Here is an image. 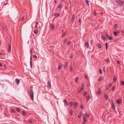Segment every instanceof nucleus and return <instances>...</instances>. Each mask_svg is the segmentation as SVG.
<instances>
[{"label": "nucleus", "instance_id": "4", "mask_svg": "<svg viewBox=\"0 0 124 124\" xmlns=\"http://www.w3.org/2000/svg\"><path fill=\"white\" fill-rule=\"evenodd\" d=\"M47 87L48 89H50L51 88V83L50 81H48L47 82Z\"/></svg>", "mask_w": 124, "mask_h": 124}, {"label": "nucleus", "instance_id": "10", "mask_svg": "<svg viewBox=\"0 0 124 124\" xmlns=\"http://www.w3.org/2000/svg\"><path fill=\"white\" fill-rule=\"evenodd\" d=\"M62 66V65L61 64H60L59 65L58 67V68H57L58 70H60L61 69Z\"/></svg>", "mask_w": 124, "mask_h": 124}, {"label": "nucleus", "instance_id": "21", "mask_svg": "<svg viewBox=\"0 0 124 124\" xmlns=\"http://www.w3.org/2000/svg\"><path fill=\"white\" fill-rule=\"evenodd\" d=\"M69 113L70 114V116H72L73 115V111L72 109H71L69 112Z\"/></svg>", "mask_w": 124, "mask_h": 124}, {"label": "nucleus", "instance_id": "22", "mask_svg": "<svg viewBox=\"0 0 124 124\" xmlns=\"http://www.w3.org/2000/svg\"><path fill=\"white\" fill-rule=\"evenodd\" d=\"M54 25L51 24V28L52 29H54Z\"/></svg>", "mask_w": 124, "mask_h": 124}, {"label": "nucleus", "instance_id": "55", "mask_svg": "<svg viewBox=\"0 0 124 124\" xmlns=\"http://www.w3.org/2000/svg\"><path fill=\"white\" fill-rule=\"evenodd\" d=\"M33 57H34V58H37V56L36 55H33Z\"/></svg>", "mask_w": 124, "mask_h": 124}, {"label": "nucleus", "instance_id": "8", "mask_svg": "<svg viewBox=\"0 0 124 124\" xmlns=\"http://www.w3.org/2000/svg\"><path fill=\"white\" fill-rule=\"evenodd\" d=\"M75 15L73 14V15L72 16L71 18V22H74V18H75Z\"/></svg>", "mask_w": 124, "mask_h": 124}, {"label": "nucleus", "instance_id": "54", "mask_svg": "<svg viewBox=\"0 0 124 124\" xmlns=\"http://www.w3.org/2000/svg\"><path fill=\"white\" fill-rule=\"evenodd\" d=\"M87 94V93H84L83 94V95L84 96H85Z\"/></svg>", "mask_w": 124, "mask_h": 124}, {"label": "nucleus", "instance_id": "23", "mask_svg": "<svg viewBox=\"0 0 124 124\" xmlns=\"http://www.w3.org/2000/svg\"><path fill=\"white\" fill-rule=\"evenodd\" d=\"M83 118V124H85L86 121V119L85 118Z\"/></svg>", "mask_w": 124, "mask_h": 124}, {"label": "nucleus", "instance_id": "11", "mask_svg": "<svg viewBox=\"0 0 124 124\" xmlns=\"http://www.w3.org/2000/svg\"><path fill=\"white\" fill-rule=\"evenodd\" d=\"M20 82V79H18L17 78H16V79L15 80V82L17 84V85H18L19 83Z\"/></svg>", "mask_w": 124, "mask_h": 124}, {"label": "nucleus", "instance_id": "64", "mask_svg": "<svg viewBox=\"0 0 124 124\" xmlns=\"http://www.w3.org/2000/svg\"><path fill=\"white\" fill-rule=\"evenodd\" d=\"M23 18H24V17H22L21 18V20H23Z\"/></svg>", "mask_w": 124, "mask_h": 124}, {"label": "nucleus", "instance_id": "58", "mask_svg": "<svg viewBox=\"0 0 124 124\" xmlns=\"http://www.w3.org/2000/svg\"><path fill=\"white\" fill-rule=\"evenodd\" d=\"M81 19L80 18H79V20H78V22H81Z\"/></svg>", "mask_w": 124, "mask_h": 124}, {"label": "nucleus", "instance_id": "26", "mask_svg": "<svg viewBox=\"0 0 124 124\" xmlns=\"http://www.w3.org/2000/svg\"><path fill=\"white\" fill-rule=\"evenodd\" d=\"M77 105V103H76L75 104H74L73 106L74 108H75Z\"/></svg>", "mask_w": 124, "mask_h": 124}, {"label": "nucleus", "instance_id": "53", "mask_svg": "<svg viewBox=\"0 0 124 124\" xmlns=\"http://www.w3.org/2000/svg\"><path fill=\"white\" fill-rule=\"evenodd\" d=\"M99 72H100V74H101L102 73V71L100 70V69H99Z\"/></svg>", "mask_w": 124, "mask_h": 124}, {"label": "nucleus", "instance_id": "32", "mask_svg": "<svg viewBox=\"0 0 124 124\" xmlns=\"http://www.w3.org/2000/svg\"><path fill=\"white\" fill-rule=\"evenodd\" d=\"M66 32H64L63 33V34L62 35V38H63L66 35Z\"/></svg>", "mask_w": 124, "mask_h": 124}, {"label": "nucleus", "instance_id": "39", "mask_svg": "<svg viewBox=\"0 0 124 124\" xmlns=\"http://www.w3.org/2000/svg\"><path fill=\"white\" fill-rule=\"evenodd\" d=\"M70 42H71V41H68V42L67 43V45H69L70 44Z\"/></svg>", "mask_w": 124, "mask_h": 124}, {"label": "nucleus", "instance_id": "14", "mask_svg": "<svg viewBox=\"0 0 124 124\" xmlns=\"http://www.w3.org/2000/svg\"><path fill=\"white\" fill-rule=\"evenodd\" d=\"M83 114V113L82 112H80L79 114V115H78V117L79 118L82 116Z\"/></svg>", "mask_w": 124, "mask_h": 124}, {"label": "nucleus", "instance_id": "60", "mask_svg": "<svg viewBox=\"0 0 124 124\" xmlns=\"http://www.w3.org/2000/svg\"><path fill=\"white\" fill-rule=\"evenodd\" d=\"M117 63L118 64H120V62H119V61H117Z\"/></svg>", "mask_w": 124, "mask_h": 124}, {"label": "nucleus", "instance_id": "42", "mask_svg": "<svg viewBox=\"0 0 124 124\" xmlns=\"http://www.w3.org/2000/svg\"><path fill=\"white\" fill-rule=\"evenodd\" d=\"M105 46L106 47V50H107L108 49V45L107 42H106L105 43Z\"/></svg>", "mask_w": 124, "mask_h": 124}, {"label": "nucleus", "instance_id": "62", "mask_svg": "<svg viewBox=\"0 0 124 124\" xmlns=\"http://www.w3.org/2000/svg\"><path fill=\"white\" fill-rule=\"evenodd\" d=\"M73 57L72 55H71L70 56V59H72Z\"/></svg>", "mask_w": 124, "mask_h": 124}, {"label": "nucleus", "instance_id": "48", "mask_svg": "<svg viewBox=\"0 0 124 124\" xmlns=\"http://www.w3.org/2000/svg\"><path fill=\"white\" fill-rule=\"evenodd\" d=\"M93 40H91V45L92 46L93 45Z\"/></svg>", "mask_w": 124, "mask_h": 124}, {"label": "nucleus", "instance_id": "47", "mask_svg": "<svg viewBox=\"0 0 124 124\" xmlns=\"http://www.w3.org/2000/svg\"><path fill=\"white\" fill-rule=\"evenodd\" d=\"M85 2L87 3L88 4V5H89V1L88 0H85Z\"/></svg>", "mask_w": 124, "mask_h": 124}, {"label": "nucleus", "instance_id": "50", "mask_svg": "<svg viewBox=\"0 0 124 124\" xmlns=\"http://www.w3.org/2000/svg\"><path fill=\"white\" fill-rule=\"evenodd\" d=\"M11 111L13 113H15V111H14V110L13 109H12L11 110Z\"/></svg>", "mask_w": 124, "mask_h": 124}, {"label": "nucleus", "instance_id": "20", "mask_svg": "<svg viewBox=\"0 0 124 124\" xmlns=\"http://www.w3.org/2000/svg\"><path fill=\"white\" fill-rule=\"evenodd\" d=\"M104 97L105 99L106 100H107L108 99V96L106 94H105L104 95Z\"/></svg>", "mask_w": 124, "mask_h": 124}, {"label": "nucleus", "instance_id": "29", "mask_svg": "<svg viewBox=\"0 0 124 124\" xmlns=\"http://www.w3.org/2000/svg\"><path fill=\"white\" fill-rule=\"evenodd\" d=\"M22 114L23 115L25 116L26 115V113L24 111H22Z\"/></svg>", "mask_w": 124, "mask_h": 124}, {"label": "nucleus", "instance_id": "34", "mask_svg": "<svg viewBox=\"0 0 124 124\" xmlns=\"http://www.w3.org/2000/svg\"><path fill=\"white\" fill-rule=\"evenodd\" d=\"M114 34L115 36H116L118 34V33L116 32H114Z\"/></svg>", "mask_w": 124, "mask_h": 124}, {"label": "nucleus", "instance_id": "57", "mask_svg": "<svg viewBox=\"0 0 124 124\" xmlns=\"http://www.w3.org/2000/svg\"><path fill=\"white\" fill-rule=\"evenodd\" d=\"M103 71L104 72H105V67H103Z\"/></svg>", "mask_w": 124, "mask_h": 124}, {"label": "nucleus", "instance_id": "52", "mask_svg": "<svg viewBox=\"0 0 124 124\" xmlns=\"http://www.w3.org/2000/svg\"><path fill=\"white\" fill-rule=\"evenodd\" d=\"M29 122L31 123H32L33 124V123L32 121V120H29Z\"/></svg>", "mask_w": 124, "mask_h": 124}, {"label": "nucleus", "instance_id": "33", "mask_svg": "<svg viewBox=\"0 0 124 124\" xmlns=\"http://www.w3.org/2000/svg\"><path fill=\"white\" fill-rule=\"evenodd\" d=\"M67 40V39L65 38L63 40V43L64 44H65L66 42V41Z\"/></svg>", "mask_w": 124, "mask_h": 124}, {"label": "nucleus", "instance_id": "6", "mask_svg": "<svg viewBox=\"0 0 124 124\" xmlns=\"http://www.w3.org/2000/svg\"><path fill=\"white\" fill-rule=\"evenodd\" d=\"M8 47V52H11V46L10 44H9Z\"/></svg>", "mask_w": 124, "mask_h": 124}, {"label": "nucleus", "instance_id": "35", "mask_svg": "<svg viewBox=\"0 0 124 124\" xmlns=\"http://www.w3.org/2000/svg\"><path fill=\"white\" fill-rule=\"evenodd\" d=\"M101 93V92L100 91V90H98L97 92L96 93V94H100Z\"/></svg>", "mask_w": 124, "mask_h": 124}, {"label": "nucleus", "instance_id": "44", "mask_svg": "<svg viewBox=\"0 0 124 124\" xmlns=\"http://www.w3.org/2000/svg\"><path fill=\"white\" fill-rule=\"evenodd\" d=\"M70 70L71 71H72L73 70V68L71 66H70Z\"/></svg>", "mask_w": 124, "mask_h": 124}, {"label": "nucleus", "instance_id": "16", "mask_svg": "<svg viewBox=\"0 0 124 124\" xmlns=\"http://www.w3.org/2000/svg\"><path fill=\"white\" fill-rule=\"evenodd\" d=\"M84 84L83 83H82V84L81 88L80 89L81 90L83 91V90L84 89Z\"/></svg>", "mask_w": 124, "mask_h": 124}, {"label": "nucleus", "instance_id": "30", "mask_svg": "<svg viewBox=\"0 0 124 124\" xmlns=\"http://www.w3.org/2000/svg\"><path fill=\"white\" fill-rule=\"evenodd\" d=\"M116 77L115 76L114 78L113 79V82H116Z\"/></svg>", "mask_w": 124, "mask_h": 124}, {"label": "nucleus", "instance_id": "7", "mask_svg": "<svg viewBox=\"0 0 124 124\" xmlns=\"http://www.w3.org/2000/svg\"><path fill=\"white\" fill-rule=\"evenodd\" d=\"M63 101L64 103V106H67L68 105V103L67 102L66 99H65L63 100Z\"/></svg>", "mask_w": 124, "mask_h": 124}, {"label": "nucleus", "instance_id": "24", "mask_svg": "<svg viewBox=\"0 0 124 124\" xmlns=\"http://www.w3.org/2000/svg\"><path fill=\"white\" fill-rule=\"evenodd\" d=\"M16 110L18 112H20L21 111V109L20 108H16Z\"/></svg>", "mask_w": 124, "mask_h": 124}, {"label": "nucleus", "instance_id": "59", "mask_svg": "<svg viewBox=\"0 0 124 124\" xmlns=\"http://www.w3.org/2000/svg\"><path fill=\"white\" fill-rule=\"evenodd\" d=\"M31 61H32L31 56V57H30V62H31Z\"/></svg>", "mask_w": 124, "mask_h": 124}, {"label": "nucleus", "instance_id": "17", "mask_svg": "<svg viewBox=\"0 0 124 124\" xmlns=\"http://www.w3.org/2000/svg\"><path fill=\"white\" fill-rule=\"evenodd\" d=\"M101 38L104 40H106L107 39L104 36H101Z\"/></svg>", "mask_w": 124, "mask_h": 124}, {"label": "nucleus", "instance_id": "37", "mask_svg": "<svg viewBox=\"0 0 124 124\" xmlns=\"http://www.w3.org/2000/svg\"><path fill=\"white\" fill-rule=\"evenodd\" d=\"M59 15V14L57 13H56L55 14V16L56 17L58 16Z\"/></svg>", "mask_w": 124, "mask_h": 124}, {"label": "nucleus", "instance_id": "5", "mask_svg": "<svg viewBox=\"0 0 124 124\" xmlns=\"http://www.w3.org/2000/svg\"><path fill=\"white\" fill-rule=\"evenodd\" d=\"M84 46L85 48H87L89 46L88 42H86L84 44Z\"/></svg>", "mask_w": 124, "mask_h": 124}, {"label": "nucleus", "instance_id": "51", "mask_svg": "<svg viewBox=\"0 0 124 124\" xmlns=\"http://www.w3.org/2000/svg\"><path fill=\"white\" fill-rule=\"evenodd\" d=\"M114 26L115 27V29H116L117 27V25L116 24L114 25Z\"/></svg>", "mask_w": 124, "mask_h": 124}, {"label": "nucleus", "instance_id": "36", "mask_svg": "<svg viewBox=\"0 0 124 124\" xmlns=\"http://www.w3.org/2000/svg\"><path fill=\"white\" fill-rule=\"evenodd\" d=\"M102 78V77H100L98 79V81H100L101 80Z\"/></svg>", "mask_w": 124, "mask_h": 124}, {"label": "nucleus", "instance_id": "45", "mask_svg": "<svg viewBox=\"0 0 124 124\" xmlns=\"http://www.w3.org/2000/svg\"><path fill=\"white\" fill-rule=\"evenodd\" d=\"M112 84H113V83H111L109 85V87H111L112 85Z\"/></svg>", "mask_w": 124, "mask_h": 124}, {"label": "nucleus", "instance_id": "25", "mask_svg": "<svg viewBox=\"0 0 124 124\" xmlns=\"http://www.w3.org/2000/svg\"><path fill=\"white\" fill-rule=\"evenodd\" d=\"M34 33L35 34H37L38 32V31L36 30L34 31Z\"/></svg>", "mask_w": 124, "mask_h": 124}, {"label": "nucleus", "instance_id": "31", "mask_svg": "<svg viewBox=\"0 0 124 124\" xmlns=\"http://www.w3.org/2000/svg\"><path fill=\"white\" fill-rule=\"evenodd\" d=\"M116 87L115 86H113L111 89V90L112 91L114 90L116 88Z\"/></svg>", "mask_w": 124, "mask_h": 124}, {"label": "nucleus", "instance_id": "19", "mask_svg": "<svg viewBox=\"0 0 124 124\" xmlns=\"http://www.w3.org/2000/svg\"><path fill=\"white\" fill-rule=\"evenodd\" d=\"M63 7V6L62 4H60L58 6V8L61 9V8Z\"/></svg>", "mask_w": 124, "mask_h": 124}, {"label": "nucleus", "instance_id": "13", "mask_svg": "<svg viewBox=\"0 0 124 124\" xmlns=\"http://www.w3.org/2000/svg\"><path fill=\"white\" fill-rule=\"evenodd\" d=\"M122 100L121 99H118L117 100V103L118 104H120Z\"/></svg>", "mask_w": 124, "mask_h": 124}, {"label": "nucleus", "instance_id": "28", "mask_svg": "<svg viewBox=\"0 0 124 124\" xmlns=\"http://www.w3.org/2000/svg\"><path fill=\"white\" fill-rule=\"evenodd\" d=\"M78 77H76L75 78V81L76 83H77L78 82Z\"/></svg>", "mask_w": 124, "mask_h": 124}, {"label": "nucleus", "instance_id": "2", "mask_svg": "<svg viewBox=\"0 0 124 124\" xmlns=\"http://www.w3.org/2000/svg\"><path fill=\"white\" fill-rule=\"evenodd\" d=\"M117 2L118 4L120 6H122L123 5V2L121 0H117Z\"/></svg>", "mask_w": 124, "mask_h": 124}, {"label": "nucleus", "instance_id": "1", "mask_svg": "<svg viewBox=\"0 0 124 124\" xmlns=\"http://www.w3.org/2000/svg\"><path fill=\"white\" fill-rule=\"evenodd\" d=\"M33 87L32 86H30V88L29 89L30 93L29 95L30 96L31 100L33 101L34 100L33 96L34 93L33 92V89L32 88Z\"/></svg>", "mask_w": 124, "mask_h": 124}, {"label": "nucleus", "instance_id": "41", "mask_svg": "<svg viewBox=\"0 0 124 124\" xmlns=\"http://www.w3.org/2000/svg\"><path fill=\"white\" fill-rule=\"evenodd\" d=\"M73 102H70V106H72L73 105Z\"/></svg>", "mask_w": 124, "mask_h": 124}, {"label": "nucleus", "instance_id": "49", "mask_svg": "<svg viewBox=\"0 0 124 124\" xmlns=\"http://www.w3.org/2000/svg\"><path fill=\"white\" fill-rule=\"evenodd\" d=\"M80 108L82 109H83V108H84L83 107V106L82 105H80Z\"/></svg>", "mask_w": 124, "mask_h": 124}, {"label": "nucleus", "instance_id": "3", "mask_svg": "<svg viewBox=\"0 0 124 124\" xmlns=\"http://www.w3.org/2000/svg\"><path fill=\"white\" fill-rule=\"evenodd\" d=\"M38 22H35V28L36 29H38L39 28V25H38Z\"/></svg>", "mask_w": 124, "mask_h": 124}, {"label": "nucleus", "instance_id": "40", "mask_svg": "<svg viewBox=\"0 0 124 124\" xmlns=\"http://www.w3.org/2000/svg\"><path fill=\"white\" fill-rule=\"evenodd\" d=\"M121 84L123 86H124V82L123 81H121Z\"/></svg>", "mask_w": 124, "mask_h": 124}, {"label": "nucleus", "instance_id": "38", "mask_svg": "<svg viewBox=\"0 0 124 124\" xmlns=\"http://www.w3.org/2000/svg\"><path fill=\"white\" fill-rule=\"evenodd\" d=\"M30 65L31 68H32V64L31 62H30Z\"/></svg>", "mask_w": 124, "mask_h": 124}, {"label": "nucleus", "instance_id": "27", "mask_svg": "<svg viewBox=\"0 0 124 124\" xmlns=\"http://www.w3.org/2000/svg\"><path fill=\"white\" fill-rule=\"evenodd\" d=\"M97 46L98 47L100 48H101V44L100 43L98 44Z\"/></svg>", "mask_w": 124, "mask_h": 124}, {"label": "nucleus", "instance_id": "9", "mask_svg": "<svg viewBox=\"0 0 124 124\" xmlns=\"http://www.w3.org/2000/svg\"><path fill=\"white\" fill-rule=\"evenodd\" d=\"M89 116L88 115V114H86L83 116V118L86 119V118H88Z\"/></svg>", "mask_w": 124, "mask_h": 124}, {"label": "nucleus", "instance_id": "12", "mask_svg": "<svg viewBox=\"0 0 124 124\" xmlns=\"http://www.w3.org/2000/svg\"><path fill=\"white\" fill-rule=\"evenodd\" d=\"M106 36L110 40H112V37L109 36L107 34H106Z\"/></svg>", "mask_w": 124, "mask_h": 124}, {"label": "nucleus", "instance_id": "63", "mask_svg": "<svg viewBox=\"0 0 124 124\" xmlns=\"http://www.w3.org/2000/svg\"><path fill=\"white\" fill-rule=\"evenodd\" d=\"M3 65L1 63H0V66L1 67H2Z\"/></svg>", "mask_w": 124, "mask_h": 124}, {"label": "nucleus", "instance_id": "15", "mask_svg": "<svg viewBox=\"0 0 124 124\" xmlns=\"http://www.w3.org/2000/svg\"><path fill=\"white\" fill-rule=\"evenodd\" d=\"M68 64V62H66L65 64V65L64 66V69H66L67 66V65Z\"/></svg>", "mask_w": 124, "mask_h": 124}, {"label": "nucleus", "instance_id": "46", "mask_svg": "<svg viewBox=\"0 0 124 124\" xmlns=\"http://www.w3.org/2000/svg\"><path fill=\"white\" fill-rule=\"evenodd\" d=\"M96 11L95 10H94L93 13V15L95 16L96 15Z\"/></svg>", "mask_w": 124, "mask_h": 124}, {"label": "nucleus", "instance_id": "56", "mask_svg": "<svg viewBox=\"0 0 124 124\" xmlns=\"http://www.w3.org/2000/svg\"><path fill=\"white\" fill-rule=\"evenodd\" d=\"M30 53L31 54L32 53V49L30 50Z\"/></svg>", "mask_w": 124, "mask_h": 124}, {"label": "nucleus", "instance_id": "43", "mask_svg": "<svg viewBox=\"0 0 124 124\" xmlns=\"http://www.w3.org/2000/svg\"><path fill=\"white\" fill-rule=\"evenodd\" d=\"M112 108L113 109H115V107H114V104L112 105Z\"/></svg>", "mask_w": 124, "mask_h": 124}, {"label": "nucleus", "instance_id": "18", "mask_svg": "<svg viewBox=\"0 0 124 124\" xmlns=\"http://www.w3.org/2000/svg\"><path fill=\"white\" fill-rule=\"evenodd\" d=\"M90 96L89 95H87L85 97L86 100L87 101L90 98Z\"/></svg>", "mask_w": 124, "mask_h": 124}, {"label": "nucleus", "instance_id": "61", "mask_svg": "<svg viewBox=\"0 0 124 124\" xmlns=\"http://www.w3.org/2000/svg\"><path fill=\"white\" fill-rule=\"evenodd\" d=\"M2 67H6V65H5L3 64V65Z\"/></svg>", "mask_w": 124, "mask_h": 124}]
</instances>
